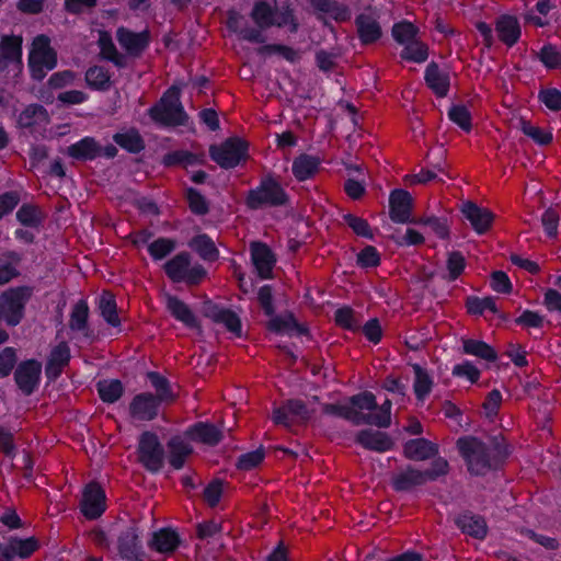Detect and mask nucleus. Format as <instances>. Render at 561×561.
<instances>
[{
    "mask_svg": "<svg viewBox=\"0 0 561 561\" xmlns=\"http://www.w3.org/2000/svg\"><path fill=\"white\" fill-rule=\"evenodd\" d=\"M456 445L468 471L474 476H483L497 469L510 454L501 435L491 437L489 443L476 436H463L457 439Z\"/></svg>",
    "mask_w": 561,
    "mask_h": 561,
    "instance_id": "nucleus-1",
    "label": "nucleus"
},
{
    "mask_svg": "<svg viewBox=\"0 0 561 561\" xmlns=\"http://www.w3.org/2000/svg\"><path fill=\"white\" fill-rule=\"evenodd\" d=\"M275 10L264 0L256 1L251 11V19L254 21L256 27L261 33L264 30L274 26Z\"/></svg>",
    "mask_w": 561,
    "mask_h": 561,
    "instance_id": "nucleus-39",
    "label": "nucleus"
},
{
    "mask_svg": "<svg viewBox=\"0 0 561 561\" xmlns=\"http://www.w3.org/2000/svg\"><path fill=\"white\" fill-rule=\"evenodd\" d=\"M319 163L314 156L300 154L293 162V173L298 181H305L318 171Z\"/></svg>",
    "mask_w": 561,
    "mask_h": 561,
    "instance_id": "nucleus-40",
    "label": "nucleus"
},
{
    "mask_svg": "<svg viewBox=\"0 0 561 561\" xmlns=\"http://www.w3.org/2000/svg\"><path fill=\"white\" fill-rule=\"evenodd\" d=\"M117 549L119 556L127 561H142L145 553L136 525H131L121 533L117 539Z\"/></svg>",
    "mask_w": 561,
    "mask_h": 561,
    "instance_id": "nucleus-13",
    "label": "nucleus"
},
{
    "mask_svg": "<svg viewBox=\"0 0 561 561\" xmlns=\"http://www.w3.org/2000/svg\"><path fill=\"white\" fill-rule=\"evenodd\" d=\"M391 407L392 403L387 399L381 405L370 410H362V425H374L379 428H387L391 424Z\"/></svg>",
    "mask_w": 561,
    "mask_h": 561,
    "instance_id": "nucleus-29",
    "label": "nucleus"
},
{
    "mask_svg": "<svg viewBox=\"0 0 561 561\" xmlns=\"http://www.w3.org/2000/svg\"><path fill=\"white\" fill-rule=\"evenodd\" d=\"M147 377L157 391L154 397L158 398L160 402H172L175 399L170 382L165 377L156 371H149Z\"/></svg>",
    "mask_w": 561,
    "mask_h": 561,
    "instance_id": "nucleus-45",
    "label": "nucleus"
},
{
    "mask_svg": "<svg viewBox=\"0 0 561 561\" xmlns=\"http://www.w3.org/2000/svg\"><path fill=\"white\" fill-rule=\"evenodd\" d=\"M98 307L101 316L112 327H117L121 320L117 314L115 297L110 291H103L99 297Z\"/></svg>",
    "mask_w": 561,
    "mask_h": 561,
    "instance_id": "nucleus-42",
    "label": "nucleus"
},
{
    "mask_svg": "<svg viewBox=\"0 0 561 561\" xmlns=\"http://www.w3.org/2000/svg\"><path fill=\"white\" fill-rule=\"evenodd\" d=\"M188 245L205 261L213 262L219 256V251L215 242L205 233L194 237Z\"/></svg>",
    "mask_w": 561,
    "mask_h": 561,
    "instance_id": "nucleus-41",
    "label": "nucleus"
},
{
    "mask_svg": "<svg viewBox=\"0 0 561 561\" xmlns=\"http://www.w3.org/2000/svg\"><path fill=\"white\" fill-rule=\"evenodd\" d=\"M456 526L466 535L484 539L488 534L485 519L470 511H465L454 518Z\"/></svg>",
    "mask_w": 561,
    "mask_h": 561,
    "instance_id": "nucleus-20",
    "label": "nucleus"
},
{
    "mask_svg": "<svg viewBox=\"0 0 561 561\" xmlns=\"http://www.w3.org/2000/svg\"><path fill=\"white\" fill-rule=\"evenodd\" d=\"M391 483L396 491L404 492L425 484L426 479L422 470L412 466H407L393 473Z\"/></svg>",
    "mask_w": 561,
    "mask_h": 561,
    "instance_id": "nucleus-23",
    "label": "nucleus"
},
{
    "mask_svg": "<svg viewBox=\"0 0 561 561\" xmlns=\"http://www.w3.org/2000/svg\"><path fill=\"white\" fill-rule=\"evenodd\" d=\"M243 22L244 18L239 12L234 10H230L228 12L227 27L230 31L238 33L243 41L257 44L265 43L266 37L263 35V33L260 32L259 28L243 25Z\"/></svg>",
    "mask_w": 561,
    "mask_h": 561,
    "instance_id": "nucleus-24",
    "label": "nucleus"
},
{
    "mask_svg": "<svg viewBox=\"0 0 561 561\" xmlns=\"http://www.w3.org/2000/svg\"><path fill=\"white\" fill-rule=\"evenodd\" d=\"M32 296V288L19 286L10 288L0 295V322L2 320L10 327L18 325L23 317L25 305ZM5 331L0 330V344L8 340Z\"/></svg>",
    "mask_w": 561,
    "mask_h": 561,
    "instance_id": "nucleus-3",
    "label": "nucleus"
},
{
    "mask_svg": "<svg viewBox=\"0 0 561 561\" xmlns=\"http://www.w3.org/2000/svg\"><path fill=\"white\" fill-rule=\"evenodd\" d=\"M88 84L98 90H107L110 88V75L107 70L100 66H93L85 72Z\"/></svg>",
    "mask_w": 561,
    "mask_h": 561,
    "instance_id": "nucleus-51",
    "label": "nucleus"
},
{
    "mask_svg": "<svg viewBox=\"0 0 561 561\" xmlns=\"http://www.w3.org/2000/svg\"><path fill=\"white\" fill-rule=\"evenodd\" d=\"M89 307L85 300H79L72 308L69 328L73 331H84L88 325Z\"/></svg>",
    "mask_w": 561,
    "mask_h": 561,
    "instance_id": "nucleus-49",
    "label": "nucleus"
},
{
    "mask_svg": "<svg viewBox=\"0 0 561 561\" xmlns=\"http://www.w3.org/2000/svg\"><path fill=\"white\" fill-rule=\"evenodd\" d=\"M167 309L178 320L187 328H198V321L191 308L175 296L167 295Z\"/></svg>",
    "mask_w": 561,
    "mask_h": 561,
    "instance_id": "nucleus-31",
    "label": "nucleus"
},
{
    "mask_svg": "<svg viewBox=\"0 0 561 561\" xmlns=\"http://www.w3.org/2000/svg\"><path fill=\"white\" fill-rule=\"evenodd\" d=\"M538 99L551 111L561 110V91L556 88L540 90Z\"/></svg>",
    "mask_w": 561,
    "mask_h": 561,
    "instance_id": "nucleus-62",
    "label": "nucleus"
},
{
    "mask_svg": "<svg viewBox=\"0 0 561 561\" xmlns=\"http://www.w3.org/2000/svg\"><path fill=\"white\" fill-rule=\"evenodd\" d=\"M202 312L214 322L224 324L230 332L238 336L241 335V320L232 310L221 308L213 301L207 300L203 304Z\"/></svg>",
    "mask_w": 561,
    "mask_h": 561,
    "instance_id": "nucleus-17",
    "label": "nucleus"
},
{
    "mask_svg": "<svg viewBox=\"0 0 561 561\" xmlns=\"http://www.w3.org/2000/svg\"><path fill=\"white\" fill-rule=\"evenodd\" d=\"M176 242L168 238H158L148 245V251L154 260H162L175 250Z\"/></svg>",
    "mask_w": 561,
    "mask_h": 561,
    "instance_id": "nucleus-56",
    "label": "nucleus"
},
{
    "mask_svg": "<svg viewBox=\"0 0 561 561\" xmlns=\"http://www.w3.org/2000/svg\"><path fill=\"white\" fill-rule=\"evenodd\" d=\"M199 162L201 161L198 159V156H196L190 151H186V150L172 151V152L167 153L163 157V163L167 167H172V165L187 167V165L197 164Z\"/></svg>",
    "mask_w": 561,
    "mask_h": 561,
    "instance_id": "nucleus-52",
    "label": "nucleus"
},
{
    "mask_svg": "<svg viewBox=\"0 0 561 561\" xmlns=\"http://www.w3.org/2000/svg\"><path fill=\"white\" fill-rule=\"evenodd\" d=\"M288 196L279 182L271 174L263 178L260 185L250 190L245 204L250 209L277 207L287 203Z\"/></svg>",
    "mask_w": 561,
    "mask_h": 561,
    "instance_id": "nucleus-4",
    "label": "nucleus"
},
{
    "mask_svg": "<svg viewBox=\"0 0 561 561\" xmlns=\"http://www.w3.org/2000/svg\"><path fill=\"white\" fill-rule=\"evenodd\" d=\"M32 50L28 56V67L34 80L41 81L48 70L57 65V54L50 47V41L46 35H38L34 38Z\"/></svg>",
    "mask_w": 561,
    "mask_h": 561,
    "instance_id": "nucleus-6",
    "label": "nucleus"
},
{
    "mask_svg": "<svg viewBox=\"0 0 561 561\" xmlns=\"http://www.w3.org/2000/svg\"><path fill=\"white\" fill-rule=\"evenodd\" d=\"M516 127L540 146H546L552 141V134L550 131L534 126L524 118L518 119Z\"/></svg>",
    "mask_w": 561,
    "mask_h": 561,
    "instance_id": "nucleus-48",
    "label": "nucleus"
},
{
    "mask_svg": "<svg viewBox=\"0 0 561 561\" xmlns=\"http://www.w3.org/2000/svg\"><path fill=\"white\" fill-rule=\"evenodd\" d=\"M538 58L547 68L554 69L561 66V54L551 44H547L540 49Z\"/></svg>",
    "mask_w": 561,
    "mask_h": 561,
    "instance_id": "nucleus-60",
    "label": "nucleus"
},
{
    "mask_svg": "<svg viewBox=\"0 0 561 561\" xmlns=\"http://www.w3.org/2000/svg\"><path fill=\"white\" fill-rule=\"evenodd\" d=\"M251 259L261 278H271L275 257L271 249L262 242L251 243Z\"/></svg>",
    "mask_w": 561,
    "mask_h": 561,
    "instance_id": "nucleus-22",
    "label": "nucleus"
},
{
    "mask_svg": "<svg viewBox=\"0 0 561 561\" xmlns=\"http://www.w3.org/2000/svg\"><path fill=\"white\" fill-rule=\"evenodd\" d=\"M437 453V445L425 438L410 439L403 446V454L405 458L415 461L430 459Z\"/></svg>",
    "mask_w": 561,
    "mask_h": 561,
    "instance_id": "nucleus-27",
    "label": "nucleus"
},
{
    "mask_svg": "<svg viewBox=\"0 0 561 561\" xmlns=\"http://www.w3.org/2000/svg\"><path fill=\"white\" fill-rule=\"evenodd\" d=\"M401 58L414 62H423L427 59V46L419 41L408 43L401 51Z\"/></svg>",
    "mask_w": 561,
    "mask_h": 561,
    "instance_id": "nucleus-55",
    "label": "nucleus"
},
{
    "mask_svg": "<svg viewBox=\"0 0 561 561\" xmlns=\"http://www.w3.org/2000/svg\"><path fill=\"white\" fill-rule=\"evenodd\" d=\"M160 403L150 392L139 393L129 403V414L138 421H151L158 416Z\"/></svg>",
    "mask_w": 561,
    "mask_h": 561,
    "instance_id": "nucleus-16",
    "label": "nucleus"
},
{
    "mask_svg": "<svg viewBox=\"0 0 561 561\" xmlns=\"http://www.w3.org/2000/svg\"><path fill=\"white\" fill-rule=\"evenodd\" d=\"M460 210L465 218L470 221L473 230L479 234L485 233L494 219L492 211L478 206L471 201L463 202Z\"/></svg>",
    "mask_w": 561,
    "mask_h": 561,
    "instance_id": "nucleus-18",
    "label": "nucleus"
},
{
    "mask_svg": "<svg viewBox=\"0 0 561 561\" xmlns=\"http://www.w3.org/2000/svg\"><path fill=\"white\" fill-rule=\"evenodd\" d=\"M379 15L370 8L355 18L357 35L364 45L376 43L382 36Z\"/></svg>",
    "mask_w": 561,
    "mask_h": 561,
    "instance_id": "nucleus-12",
    "label": "nucleus"
},
{
    "mask_svg": "<svg viewBox=\"0 0 561 561\" xmlns=\"http://www.w3.org/2000/svg\"><path fill=\"white\" fill-rule=\"evenodd\" d=\"M389 217L393 222L408 224L414 221L412 217L413 198L402 188L393 190L389 196Z\"/></svg>",
    "mask_w": 561,
    "mask_h": 561,
    "instance_id": "nucleus-11",
    "label": "nucleus"
},
{
    "mask_svg": "<svg viewBox=\"0 0 561 561\" xmlns=\"http://www.w3.org/2000/svg\"><path fill=\"white\" fill-rule=\"evenodd\" d=\"M264 459V449L262 447L256 450L241 455L238 458L237 467L241 470H251L262 462Z\"/></svg>",
    "mask_w": 561,
    "mask_h": 561,
    "instance_id": "nucleus-64",
    "label": "nucleus"
},
{
    "mask_svg": "<svg viewBox=\"0 0 561 561\" xmlns=\"http://www.w3.org/2000/svg\"><path fill=\"white\" fill-rule=\"evenodd\" d=\"M180 543L179 535L170 529L162 528L159 531L153 533L149 547L161 553H169L176 549Z\"/></svg>",
    "mask_w": 561,
    "mask_h": 561,
    "instance_id": "nucleus-34",
    "label": "nucleus"
},
{
    "mask_svg": "<svg viewBox=\"0 0 561 561\" xmlns=\"http://www.w3.org/2000/svg\"><path fill=\"white\" fill-rule=\"evenodd\" d=\"M41 374L42 364L36 359H27L18 365L14 380L25 396H31L38 387Z\"/></svg>",
    "mask_w": 561,
    "mask_h": 561,
    "instance_id": "nucleus-10",
    "label": "nucleus"
},
{
    "mask_svg": "<svg viewBox=\"0 0 561 561\" xmlns=\"http://www.w3.org/2000/svg\"><path fill=\"white\" fill-rule=\"evenodd\" d=\"M355 442L368 450L385 453L394 446L392 438L385 432L362 430L357 433Z\"/></svg>",
    "mask_w": 561,
    "mask_h": 561,
    "instance_id": "nucleus-21",
    "label": "nucleus"
},
{
    "mask_svg": "<svg viewBox=\"0 0 561 561\" xmlns=\"http://www.w3.org/2000/svg\"><path fill=\"white\" fill-rule=\"evenodd\" d=\"M311 5L317 11L330 14L335 21L344 22L351 19L350 9L336 0H311Z\"/></svg>",
    "mask_w": 561,
    "mask_h": 561,
    "instance_id": "nucleus-38",
    "label": "nucleus"
},
{
    "mask_svg": "<svg viewBox=\"0 0 561 561\" xmlns=\"http://www.w3.org/2000/svg\"><path fill=\"white\" fill-rule=\"evenodd\" d=\"M424 79L428 88L432 89L437 96L444 98L447 95L449 90V75L440 70L436 62L432 61L427 65Z\"/></svg>",
    "mask_w": 561,
    "mask_h": 561,
    "instance_id": "nucleus-30",
    "label": "nucleus"
},
{
    "mask_svg": "<svg viewBox=\"0 0 561 561\" xmlns=\"http://www.w3.org/2000/svg\"><path fill=\"white\" fill-rule=\"evenodd\" d=\"M416 33L417 28L412 23L407 21L396 23L392 27L393 38L403 45L415 41Z\"/></svg>",
    "mask_w": 561,
    "mask_h": 561,
    "instance_id": "nucleus-57",
    "label": "nucleus"
},
{
    "mask_svg": "<svg viewBox=\"0 0 561 561\" xmlns=\"http://www.w3.org/2000/svg\"><path fill=\"white\" fill-rule=\"evenodd\" d=\"M186 197L191 210L196 215H205L208 213V204L205 197L195 188L190 187L186 190Z\"/></svg>",
    "mask_w": 561,
    "mask_h": 561,
    "instance_id": "nucleus-61",
    "label": "nucleus"
},
{
    "mask_svg": "<svg viewBox=\"0 0 561 561\" xmlns=\"http://www.w3.org/2000/svg\"><path fill=\"white\" fill-rule=\"evenodd\" d=\"M343 220L357 236L373 239L374 234L367 220L352 214H345Z\"/></svg>",
    "mask_w": 561,
    "mask_h": 561,
    "instance_id": "nucleus-59",
    "label": "nucleus"
},
{
    "mask_svg": "<svg viewBox=\"0 0 561 561\" xmlns=\"http://www.w3.org/2000/svg\"><path fill=\"white\" fill-rule=\"evenodd\" d=\"M16 218L23 226L27 227H37L43 220L41 210L31 204L22 205L16 211Z\"/></svg>",
    "mask_w": 561,
    "mask_h": 561,
    "instance_id": "nucleus-54",
    "label": "nucleus"
},
{
    "mask_svg": "<svg viewBox=\"0 0 561 561\" xmlns=\"http://www.w3.org/2000/svg\"><path fill=\"white\" fill-rule=\"evenodd\" d=\"M37 549L38 541L36 538L21 539L12 536L5 543H0V561H13L15 556L25 559Z\"/></svg>",
    "mask_w": 561,
    "mask_h": 561,
    "instance_id": "nucleus-15",
    "label": "nucleus"
},
{
    "mask_svg": "<svg viewBox=\"0 0 561 561\" xmlns=\"http://www.w3.org/2000/svg\"><path fill=\"white\" fill-rule=\"evenodd\" d=\"M448 117L462 130L471 129V114L465 105H453L448 111Z\"/></svg>",
    "mask_w": 561,
    "mask_h": 561,
    "instance_id": "nucleus-58",
    "label": "nucleus"
},
{
    "mask_svg": "<svg viewBox=\"0 0 561 561\" xmlns=\"http://www.w3.org/2000/svg\"><path fill=\"white\" fill-rule=\"evenodd\" d=\"M0 51L12 62H21L22 58V37L2 36Z\"/></svg>",
    "mask_w": 561,
    "mask_h": 561,
    "instance_id": "nucleus-47",
    "label": "nucleus"
},
{
    "mask_svg": "<svg viewBox=\"0 0 561 561\" xmlns=\"http://www.w3.org/2000/svg\"><path fill=\"white\" fill-rule=\"evenodd\" d=\"M376 407V396L370 391L359 392L347 399L345 404L325 403L323 413L340 416L353 425H362V410H370Z\"/></svg>",
    "mask_w": 561,
    "mask_h": 561,
    "instance_id": "nucleus-5",
    "label": "nucleus"
},
{
    "mask_svg": "<svg viewBox=\"0 0 561 561\" xmlns=\"http://www.w3.org/2000/svg\"><path fill=\"white\" fill-rule=\"evenodd\" d=\"M463 352L477 356L488 362H494L497 358L496 352L483 341L467 339L463 340Z\"/></svg>",
    "mask_w": 561,
    "mask_h": 561,
    "instance_id": "nucleus-43",
    "label": "nucleus"
},
{
    "mask_svg": "<svg viewBox=\"0 0 561 561\" xmlns=\"http://www.w3.org/2000/svg\"><path fill=\"white\" fill-rule=\"evenodd\" d=\"M495 31L499 38L510 47L516 44L520 37L519 23L515 16L510 14H503L496 19Z\"/></svg>",
    "mask_w": 561,
    "mask_h": 561,
    "instance_id": "nucleus-28",
    "label": "nucleus"
},
{
    "mask_svg": "<svg viewBox=\"0 0 561 561\" xmlns=\"http://www.w3.org/2000/svg\"><path fill=\"white\" fill-rule=\"evenodd\" d=\"M271 320L267 322V329L277 334L286 335H305L308 333V329L298 323L294 314L288 312L279 316H271Z\"/></svg>",
    "mask_w": 561,
    "mask_h": 561,
    "instance_id": "nucleus-25",
    "label": "nucleus"
},
{
    "mask_svg": "<svg viewBox=\"0 0 561 561\" xmlns=\"http://www.w3.org/2000/svg\"><path fill=\"white\" fill-rule=\"evenodd\" d=\"M21 260L22 256L14 251L0 254V285H4L19 276L18 265Z\"/></svg>",
    "mask_w": 561,
    "mask_h": 561,
    "instance_id": "nucleus-37",
    "label": "nucleus"
},
{
    "mask_svg": "<svg viewBox=\"0 0 561 561\" xmlns=\"http://www.w3.org/2000/svg\"><path fill=\"white\" fill-rule=\"evenodd\" d=\"M69 359L70 350L66 343H60L54 347L45 367L47 378L50 380L58 378Z\"/></svg>",
    "mask_w": 561,
    "mask_h": 561,
    "instance_id": "nucleus-32",
    "label": "nucleus"
},
{
    "mask_svg": "<svg viewBox=\"0 0 561 561\" xmlns=\"http://www.w3.org/2000/svg\"><path fill=\"white\" fill-rule=\"evenodd\" d=\"M138 459L150 472L157 473L164 465L165 451L158 436L152 432H144L138 443Z\"/></svg>",
    "mask_w": 561,
    "mask_h": 561,
    "instance_id": "nucleus-8",
    "label": "nucleus"
},
{
    "mask_svg": "<svg viewBox=\"0 0 561 561\" xmlns=\"http://www.w3.org/2000/svg\"><path fill=\"white\" fill-rule=\"evenodd\" d=\"M48 121V112L43 105L30 104L19 115L18 124L23 128H30L34 125L47 123Z\"/></svg>",
    "mask_w": 561,
    "mask_h": 561,
    "instance_id": "nucleus-35",
    "label": "nucleus"
},
{
    "mask_svg": "<svg viewBox=\"0 0 561 561\" xmlns=\"http://www.w3.org/2000/svg\"><path fill=\"white\" fill-rule=\"evenodd\" d=\"M105 511V493L96 482L89 483L82 495L81 512L89 519L99 518Z\"/></svg>",
    "mask_w": 561,
    "mask_h": 561,
    "instance_id": "nucleus-14",
    "label": "nucleus"
},
{
    "mask_svg": "<svg viewBox=\"0 0 561 561\" xmlns=\"http://www.w3.org/2000/svg\"><path fill=\"white\" fill-rule=\"evenodd\" d=\"M186 434L195 440L215 446L222 439V433L214 424L199 422L190 427Z\"/></svg>",
    "mask_w": 561,
    "mask_h": 561,
    "instance_id": "nucleus-33",
    "label": "nucleus"
},
{
    "mask_svg": "<svg viewBox=\"0 0 561 561\" xmlns=\"http://www.w3.org/2000/svg\"><path fill=\"white\" fill-rule=\"evenodd\" d=\"M466 306L468 312L472 314H482L485 310H489L493 313L499 312L493 297L479 298L476 296H470L467 298Z\"/></svg>",
    "mask_w": 561,
    "mask_h": 561,
    "instance_id": "nucleus-53",
    "label": "nucleus"
},
{
    "mask_svg": "<svg viewBox=\"0 0 561 561\" xmlns=\"http://www.w3.org/2000/svg\"><path fill=\"white\" fill-rule=\"evenodd\" d=\"M181 90L172 85L160 101L149 108V116L163 126H185L190 119L180 100Z\"/></svg>",
    "mask_w": 561,
    "mask_h": 561,
    "instance_id": "nucleus-2",
    "label": "nucleus"
},
{
    "mask_svg": "<svg viewBox=\"0 0 561 561\" xmlns=\"http://www.w3.org/2000/svg\"><path fill=\"white\" fill-rule=\"evenodd\" d=\"M167 447L168 461L175 470L182 469L186 459L193 454V447L191 444L181 436L171 437Z\"/></svg>",
    "mask_w": 561,
    "mask_h": 561,
    "instance_id": "nucleus-26",
    "label": "nucleus"
},
{
    "mask_svg": "<svg viewBox=\"0 0 561 561\" xmlns=\"http://www.w3.org/2000/svg\"><path fill=\"white\" fill-rule=\"evenodd\" d=\"M334 319L335 322L344 329L355 331L359 328V323L354 317V311L350 307L339 308L335 311Z\"/></svg>",
    "mask_w": 561,
    "mask_h": 561,
    "instance_id": "nucleus-63",
    "label": "nucleus"
},
{
    "mask_svg": "<svg viewBox=\"0 0 561 561\" xmlns=\"http://www.w3.org/2000/svg\"><path fill=\"white\" fill-rule=\"evenodd\" d=\"M117 42L131 56L138 57L148 47L150 42V33L145 30L135 33L125 27H119L116 32Z\"/></svg>",
    "mask_w": 561,
    "mask_h": 561,
    "instance_id": "nucleus-19",
    "label": "nucleus"
},
{
    "mask_svg": "<svg viewBox=\"0 0 561 561\" xmlns=\"http://www.w3.org/2000/svg\"><path fill=\"white\" fill-rule=\"evenodd\" d=\"M190 264L191 255L187 252H181L164 264V271L173 282H182L185 279Z\"/></svg>",
    "mask_w": 561,
    "mask_h": 561,
    "instance_id": "nucleus-36",
    "label": "nucleus"
},
{
    "mask_svg": "<svg viewBox=\"0 0 561 561\" xmlns=\"http://www.w3.org/2000/svg\"><path fill=\"white\" fill-rule=\"evenodd\" d=\"M113 140L131 153H138L145 148L141 136L135 129L126 133H117L113 136Z\"/></svg>",
    "mask_w": 561,
    "mask_h": 561,
    "instance_id": "nucleus-44",
    "label": "nucleus"
},
{
    "mask_svg": "<svg viewBox=\"0 0 561 561\" xmlns=\"http://www.w3.org/2000/svg\"><path fill=\"white\" fill-rule=\"evenodd\" d=\"M96 387L100 398L107 403L116 402L124 392V387L118 379L101 380Z\"/></svg>",
    "mask_w": 561,
    "mask_h": 561,
    "instance_id": "nucleus-46",
    "label": "nucleus"
},
{
    "mask_svg": "<svg viewBox=\"0 0 561 561\" xmlns=\"http://www.w3.org/2000/svg\"><path fill=\"white\" fill-rule=\"evenodd\" d=\"M413 370L415 374L414 392L419 400H423L431 392L433 381L420 365H413Z\"/></svg>",
    "mask_w": 561,
    "mask_h": 561,
    "instance_id": "nucleus-50",
    "label": "nucleus"
},
{
    "mask_svg": "<svg viewBox=\"0 0 561 561\" xmlns=\"http://www.w3.org/2000/svg\"><path fill=\"white\" fill-rule=\"evenodd\" d=\"M248 144L238 138L231 137L220 145L209 147V156L220 168L232 169L244 161L248 157Z\"/></svg>",
    "mask_w": 561,
    "mask_h": 561,
    "instance_id": "nucleus-7",
    "label": "nucleus"
},
{
    "mask_svg": "<svg viewBox=\"0 0 561 561\" xmlns=\"http://www.w3.org/2000/svg\"><path fill=\"white\" fill-rule=\"evenodd\" d=\"M67 154L79 161L94 160L101 156L112 159L117 154V148L114 145L102 147L94 138L84 137L70 145Z\"/></svg>",
    "mask_w": 561,
    "mask_h": 561,
    "instance_id": "nucleus-9",
    "label": "nucleus"
}]
</instances>
